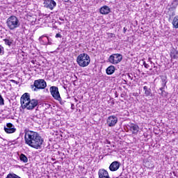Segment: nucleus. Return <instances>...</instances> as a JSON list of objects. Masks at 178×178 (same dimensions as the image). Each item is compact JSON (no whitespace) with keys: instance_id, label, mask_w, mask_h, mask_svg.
I'll return each mask as SVG.
<instances>
[{"instance_id":"21","label":"nucleus","mask_w":178,"mask_h":178,"mask_svg":"<svg viewBox=\"0 0 178 178\" xmlns=\"http://www.w3.org/2000/svg\"><path fill=\"white\" fill-rule=\"evenodd\" d=\"M19 159L21 162H24V163H27L29 162V159L24 154H21L19 156Z\"/></svg>"},{"instance_id":"9","label":"nucleus","mask_w":178,"mask_h":178,"mask_svg":"<svg viewBox=\"0 0 178 178\" xmlns=\"http://www.w3.org/2000/svg\"><path fill=\"white\" fill-rule=\"evenodd\" d=\"M44 7L50 10H54V8L56 6V2L54 0H44Z\"/></svg>"},{"instance_id":"5","label":"nucleus","mask_w":178,"mask_h":178,"mask_svg":"<svg viewBox=\"0 0 178 178\" xmlns=\"http://www.w3.org/2000/svg\"><path fill=\"white\" fill-rule=\"evenodd\" d=\"M122 59H123V56L120 54H114L109 56L108 62L112 63V65H118V63H120L122 62Z\"/></svg>"},{"instance_id":"36","label":"nucleus","mask_w":178,"mask_h":178,"mask_svg":"<svg viewBox=\"0 0 178 178\" xmlns=\"http://www.w3.org/2000/svg\"><path fill=\"white\" fill-rule=\"evenodd\" d=\"M149 60H151V58H149Z\"/></svg>"},{"instance_id":"17","label":"nucleus","mask_w":178,"mask_h":178,"mask_svg":"<svg viewBox=\"0 0 178 178\" xmlns=\"http://www.w3.org/2000/svg\"><path fill=\"white\" fill-rule=\"evenodd\" d=\"M99 12L101 15H109L111 13V8L108 6H104L100 8Z\"/></svg>"},{"instance_id":"22","label":"nucleus","mask_w":178,"mask_h":178,"mask_svg":"<svg viewBox=\"0 0 178 178\" xmlns=\"http://www.w3.org/2000/svg\"><path fill=\"white\" fill-rule=\"evenodd\" d=\"M172 26L174 29H178V16H175L172 21Z\"/></svg>"},{"instance_id":"11","label":"nucleus","mask_w":178,"mask_h":178,"mask_svg":"<svg viewBox=\"0 0 178 178\" xmlns=\"http://www.w3.org/2000/svg\"><path fill=\"white\" fill-rule=\"evenodd\" d=\"M170 58L171 62L173 59H178V49L177 46L174 45L170 48Z\"/></svg>"},{"instance_id":"24","label":"nucleus","mask_w":178,"mask_h":178,"mask_svg":"<svg viewBox=\"0 0 178 178\" xmlns=\"http://www.w3.org/2000/svg\"><path fill=\"white\" fill-rule=\"evenodd\" d=\"M161 80H162V87H166V83H168V81H166V77L162 78Z\"/></svg>"},{"instance_id":"23","label":"nucleus","mask_w":178,"mask_h":178,"mask_svg":"<svg viewBox=\"0 0 178 178\" xmlns=\"http://www.w3.org/2000/svg\"><path fill=\"white\" fill-rule=\"evenodd\" d=\"M6 45H12L13 44V40L12 39L4 40Z\"/></svg>"},{"instance_id":"20","label":"nucleus","mask_w":178,"mask_h":178,"mask_svg":"<svg viewBox=\"0 0 178 178\" xmlns=\"http://www.w3.org/2000/svg\"><path fill=\"white\" fill-rule=\"evenodd\" d=\"M159 94L161 95V97H168V92L165 91V87L162 86L161 88H159Z\"/></svg>"},{"instance_id":"38","label":"nucleus","mask_w":178,"mask_h":178,"mask_svg":"<svg viewBox=\"0 0 178 178\" xmlns=\"http://www.w3.org/2000/svg\"><path fill=\"white\" fill-rule=\"evenodd\" d=\"M75 101H77V99H75Z\"/></svg>"},{"instance_id":"10","label":"nucleus","mask_w":178,"mask_h":178,"mask_svg":"<svg viewBox=\"0 0 178 178\" xmlns=\"http://www.w3.org/2000/svg\"><path fill=\"white\" fill-rule=\"evenodd\" d=\"M40 44L41 45H51L52 44V40L46 35H42L39 38Z\"/></svg>"},{"instance_id":"3","label":"nucleus","mask_w":178,"mask_h":178,"mask_svg":"<svg viewBox=\"0 0 178 178\" xmlns=\"http://www.w3.org/2000/svg\"><path fill=\"white\" fill-rule=\"evenodd\" d=\"M6 24L10 30H15L20 27V21L16 16L12 15L7 19Z\"/></svg>"},{"instance_id":"39","label":"nucleus","mask_w":178,"mask_h":178,"mask_svg":"<svg viewBox=\"0 0 178 178\" xmlns=\"http://www.w3.org/2000/svg\"><path fill=\"white\" fill-rule=\"evenodd\" d=\"M75 101H77V99H75Z\"/></svg>"},{"instance_id":"32","label":"nucleus","mask_w":178,"mask_h":178,"mask_svg":"<svg viewBox=\"0 0 178 178\" xmlns=\"http://www.w3.org/2000/svg\"><path fill=\"white\" fill-rule=\"evenodd\" d=\"M173 3H175L176 5H178V0H174Z\"/></svg>"},{"instance_id":"12","label":"nucleus","mask_w":178,"mask_h":178,"mask_svg":"<svg viewBox=\"0 0 178 178\" xmlns=\"http://www.w3.org/2000/svg\"><path fill=\"white\" fill-rule=\"evenodd\" d=\"M31 100V99H30V94L28 92L24 93L21 97V99H20L22 108V106H25L26 104V103Z\"/></svg>"},{"instance_id":"31","label":"nucleus","mask_w":178,"mask_h":178,"mask_svg":"<svg viewBox=\"0 0 178 178\" xmlns=\"http://www.w3.org/2000/svg\"><path fill=\"white\" fill-rule=\"evenodd\" d=\"M126 31H127V29H126V27H124L123 32L124 34H126Z\"/></svg>"},{"instance_id":"29","label":"nucleus","mask_w":178,"mask_h":178,"mask_svg":"<svg viewBox=\"0 0 178 178\" xmlns=\"http://www.w3.org/2000/svg\"><path fill=\"white\" fill-rule=\"evenodd\" d=\"M3 52V47H0V55H2Z\"/></svg>"},{"instance_id":"28","label":"nucleus","mask_w":178,"mask_h":178,"mask_svg":"<svg viewBox=\"0 0 178 178\" xmlns=\"http://www.w3.org/2000/svg\"><path fill=\"white\" fill-rule=\"evenodd\" d=\"M56 38H62V35L60 33H56Z\"/></svg>"},{"instance_id":"34","label":"nucleus","mask_w":178,"mask_h":178,"mask_svg":"<svg viewBox=\"0 0 178 178\" xmlns=\"http://www.w3.org/2000/svg\"><path fill=\"white\" fill-rule=\"evenodd\" d=\"M60 20H61L62 22H63V19H60Z\"/></svg>"},{"instance_id":"35","label":"nucleus","mask_w":178,"mask_h":178,"mask_svg":"<svg viewBox=\"0 0 178 178\" xmlns=\"http://www.w3.org/2000/svg\"><path fill=\"white\" fill-rule=\"evenodd\" d=\"M64 88L66 90V87L64 86Z\"/></svg>"},{"instance_id":"15","label":"nucleus","mask_w":178,"mask_h":178,"mask_svg":"<svg viewBox=\"0 0 178 178\" xmlns=\"http://www.w3.org/2000/svg\"><path fill=\"white\" fill-rule=\"evenodd\" d=\"M98 176L99 178H111V177H109V173L105 169L99 170Z\"/></svg>"},{"instance_id":"4","label":"nucleus","mask_w":178,"mask_h":178,"mask_svg":"<svg viewBox=\"0 0 178 178\" xmlns=\"http://www.w3.org/2000/svg\"><path fill=\"white\" fill-rule=\"evenodd\" d=\"M47 88V82L44 79H37L34 81L33 85L31 86L33 91H40V90H45Z\"/></svg>"},{"instance_id":"6","label":"nucleus","mask_w":178,"mask_h":178,"mask_svg":"<svg viewBox=\"0 0 178 178\" xmlns=\"http://www.w3.org/2000/svg\"><path fill=\"white\" fill-rule=\"evenodd\" d=\"M50 93L51 95L54 98V99H56L57 101H59L60 104H62V97H60V94L59 93V89L56 86H51L50 87Z\"/></svg>"},{"instance_id":"26","label":"nucleus","mask_w":178,"mask_h":178,"mask_svg":"<svg viewBox=\"0 0 178 178\" xmlns=\"http://www.w3.org/2000/svg\"><path fill=\"white\" fill-rule=\"evenodd\" d=\"M108 38H115L116 35L114 33H108Z\"/></svg>"},{"instance_id":"25","label":"nucleus","mask_w":178,"mask_h":178,"mask_svg":"<svg viewBox=\"0 0 178 178\" xmlns=\"http://www.w3.org/2000/svg\"><path fill=\"white\" fill-rule=\"evenodd\" d=\"M5 105V100L3 99V97H2V95L0 93V106Z\"/></svg>"},{"instance_id":"37","label":"nucleus","mask_w":178,"mask_h":178,"mask_svg":"<svg viewBox=\"0 0 178 178\" xmlns=\"http://www.w3.org/2000/svg\"><path fill=\"white\" fill-rule=\"evenodd\" d=\"M32 63H34V61H32Z\"/></svg>"},{"instance_id":"2","label":"nucleus","mask_w":178,"mask_h":178,"mask_svg":"<svg viewBox=\"0 0 178 178\" xmlns=\"http://www.w3.org/2000/svg\"><path fill=\"white\" fill-rule=\"evenodd\" d=\"M76 62L81 67H87L91 62V58L88 54L83 53L78 56Z\"/></svg>"},{"instance_id":"27","label":"nucleus","mask_w":178,"mask_h":178,"mask_svg":"<svg viewBox=\"0 0 178 178\" xmlns=\"http://www.w3.org/2000/svg\"><path fill=\"white\" fill-rule=\"evenodd\" d=\"M143 65L146 69H148L149 67V65L147 64L145 61H143Z\"/></svg>"},{"instance_id":"1","label":"nucleus","mask_w":178,"mask_h":178,"mask_svg":"<svg viewBox=\"0 0 178 178\" xmlns=\"http://www.w3.org/2000/svg\"><path fill=\"white\" fill-rule=\"evenodd\" d=\"M24 140L25 144L31 147V148H35V149L41 148V146L44 143L42 137H41L38 133L33 131H28L25 132Z\"/></svg>"},{"instance_id":"14","label":"nucleus","mask_w":178,"mask_h":178,"mask_svg":"<svg viewBox=\"0 0 178 178\" xmlns=\"http://www.w3.org/2000/svg\"><path fill=\"white\" fill-rule=\"evenodd\" d=\"M120 168V163L118 161H113L109 166L111 172H116Z\"/></svg>"},{"instance_id":"18","label":"nucleus","mask_w":178,"mask_h":178,"mask_svg":"<svg viewBox=\"0 0 178 178\" xmlns=\"http://www.w3.org/2000/svg\"><path fill=\"white\" fill-rule=\"evenodd\" d=\"M143 90L145 91V97H152V92L151 88H149L148 86H144Z\"/></svg>"},{"instance_id":"33","label":"nucleus","mask_w":178,"mask_h":178,"mask_svg":"<svg viewBox=\"0 0 178 178\" xmlns=\"http://www.w3.org/2000/svg\"><path fill=\"white\" fill-rule=\"evenodd\" d=\"M73 106H74V105L72 104V106H71L72 109H73Z\"/></svg>"},{"instance_id":"8","label":"nucleus","mask_w":178,"mask_h":178,"mask_svg":"<svg viewBox=\"0 0 178 178\" xmlns=\"http://www.w3.org/2000/svg\"><path fill=\"white\" fill-rule=\"evenodd\" d=\"M107 126L108 127H115L118 123V117L116 115H110L106 120Z\"/></svg>"},{"instance_id":"13","label":"nucleus","mask_w":178,"mask_h":178,"mask_svg":"<svg viewBox=\"0 0 178 178\" xmlns=\"http://www.w3.org/2000/svg\"><path fill=\"white\" fill-rule=\"evenodd\" d=\"M4 130L8 134H12V133L16 131V128H15V125L12 123H7L6 126L4 127Z\"/></svg>"},{"instance_id":"7","label":"nucleus","mask_w":178,"mask_h":178,"mask_svg":"<svg viewBox=\"0 0 178 178\" xmlns=\"http://www.w3.org/2000/svg\"><path fill=\"white\" fill-rule=\"evenodd\" d=\"M36 106H38V100L33 99L29 101L25 105L22 106V109L33 111Z\"/></svg>"},{"instance_id":"19","label":"nucleus","mask_w":178,"mask_h":178,"mask_svg":"<svg viewBox=\"0 0 178 178\" xmlns=\"http://www.w3.org/2000/svg\"><path fill=\"white\" fill-rule=\"evenodd\" d=\"M106 74L111 75L115 73V66L110 65L106 70Z\"/></svg>"},{"instance_id":"30","label":"nucleus","mask_w":178,"mask_h":178,"mask_svg":"<svg viewBox=\"0 0 178 178\" xmlns=\"http://www.w3.org/2000/svg\"><path fill=\"white\" fill-rule=\"evenodd\" d=\"M127 77H128V79H129L130 80H133V77H131V76H130V74H127Z\"/></svg>"},{"instance_id":"16","label":"nucleus","mask_w":178,"mask_h":178,"mask_svg":"<svg viewBox=\"0 0 178 178\" xmlns=\"http://www.w3.org/2000/svg\"><path fill=\"white\" fill-rule=\"evenodd\" d=\"M129 129L132 132V134H137L138 131H140V127H138V125L135 124H131L129 126Z\"/></svg>"}]
</instances>
